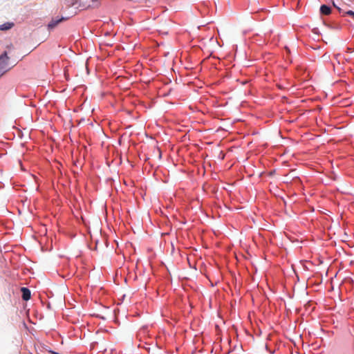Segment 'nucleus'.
Instances as JSON below:
<instances>
[{
  "mask_svg": "<svg viewBox=\"0 0 354 354\" xmlns=\"http://www.w3.org/2000/svg\"><path fill=\"white\" fill-rule=\"evenodd\" d=\"M9 59L7 52H4L0 55V77L12 68L9 66Z\"/></svg>",
  "mask_w": 354,
  "mask_h": 354,
  "instance_id": "obj_1",
  "label": "nucleus"
},
{
  "mask_svg": "<svg viewBox=\"0 0 354 354\" xmlns=\"http://www.w3.org/2000/svg\"><path fill=\"white\" fill-rule=\"evenodd\" d=\"M320 12L322 15H328L331 12V8L329 6H326V5H322L320 7Z\"/></svg>",
  "mask_w": 354,
  "mask_h": 354,
  "instance_id": "obj_4",
  "label": "nucleus"
},
{
  "mask_svg": "<svg viewBox=\"0 0 354 354\" xmlns=\"http://www.w3.org/2000/svg\"><path fill=\"white\" fill-rule=\"evenodd\" d=\"M21 291L22 292V299L24 301H28L30 299V291L28 288L23 287Z\"/></svg>",
  "mask_w": 354,
  "mask_h": 354,
  "instance_id": "obj_2",
  "label": "nucleus"
},
{
  "mask_svg": "<svg viewBox=\"0 0 354 354\" xmlns=\"http://www.w3.org/2000/svg\"><path fill=\"white\" fill-rule=\"evenodd\" d=\"M64 20V17H62L58 19H52L51 21L48 24V26L49 28H55L58 24L63 21Z\"/></svg>",
  "mask_w": 354,
  "mask_h": 354,
  "instance_id": "obj_5",
  "label": "nucleus"
},
{
  "mask_svg": "<svg viewBox=\"0 0 354 354\" xmlns=\"http://www.w3.org/2000/svg\"><path fill=\"white\" fill-rule=\"evenodd\" d=\"M188 85H189V86H195L197 88H202V87H203L201 85H196L195 83H194V82H189L188 84Z\"/></svg>",
  "mask_w": 354,
  "mask_h": 354,
  "instance_id": "obj_6",
  "label": "nucleus"
},
{
  "mask_svg": "<svg viewBox=\"0 0 354 354\" xmlns=\"http://www.w3.org/2000/svg\"><path fill=\"white\" fill-rule=\"evenodd\" d=\"M15 26V24L13 22H6L1 25H0V30L1 31H6L12 28H13Z\"/></svg>",
  "mask_w": 354,
  "mask_h": 354,
  "instance_id": "obj_3",
  "label": "nucleus"
},
{
  "mask_svg": "<svg viewBox=\"0 0 354 354\" xmlns=\"http://www.w3.org/2000/svg\"><path fill=\"white\" fill-rule=\"evenodd\" d=\"M346 15H349V16H351L353 17H354V12L352 11V10H348L346 12Z\"/></svg>",
  "mask_w": 354,
  "mask_h": 354,
  "instance_id": "obj_7",
  "label": "nucleus"
},
{
  "mask_svg": "<svg viewBox=\"0 0 354 354\" xmlns=\"http://www.w3.org/2000/svg\"><path fill=\"white\" fill-rule=\"evenodd\" d=\"M248 83H249V82H248V81H247V80H243V81H242V82H241V84H242L243 86H244L245 84H248Z\"/></svg>",
  "mask_w": 354,
  "mask_h": 354,
  "instance_id": "obj_8",
  "label": "nucleus"
},
{
  "mask_svg": "<svg viewBox=\"0 0 354 354\" xmlns=\"http://www.w3.org/2000/svg\"><path fill=\"white\" fill-rule=\"evenodd\" d=\"M333 6H334V7H335V8H338V9L339 10V8L338 7H337V6H336V5L335 4V3H334V2H333Z\"/></svg>",
  "mask_w": 354,
  "mask_h": 354,
  "instance_id": "obj_10",
  "label": "nucleus"
},
{
  "mask_svg": "<svg viewBox=\"0 0 354 354\" xmlns=\"http://www.w3.org/2000/svg\"><path fill=\"white\" fill-rule=\"evenodd\" d=\"M168 94H169V92H167V93H163V94H162V96H166V95H167Z\"/></svg>",
  "mask_w": 354,
  "mask_h": 354,
  "instance_id": "obj_9",
  "label": "nucleus"
}]
</instances>
